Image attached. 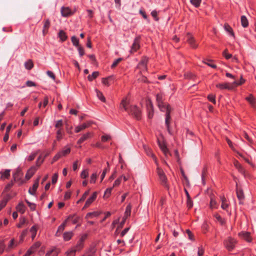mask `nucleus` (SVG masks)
I'll use <instances>...</instances> for the list:
<instances>
[{
    "label": "nucleus",
    "mask_w": 256,
    "mask_h": 256,
    "mask_svg": "<svg viewBox=\"0 0 256 256\" xmlns=\"http://www.w3.org/2000/svg\"><path fill=\"white\" fill-rule=\"evenodd\" d=\"M120 108H123L124 110L137 120L141 118V112L140 109L136 105H130L126 98L122 100L120 104Z\"/></svg>",
    "instance_id": "f257e3e1"
},
{
    "label": "nucleus",
    "mask_w": 256,
    "mask_h": 256,
    "mask_svg": "<svg viewBox=\"0 0 256 256\" xmlns=\"http://www.w3.org/2000/svg\"><path fill=\"white\" fill-rule=\"evenodd\" d=\"M162 112H166L165 123L168 128L170 126V122L171 120L170 112L172 110V108L168 104L163 106L160 109Z\"/></svg>",
    "instance_id": "f03ea898"
},
{
    "label": "nucleus",
    "mask_w": 256,
    "mask_h": 256,
    "mask_svg": "<svg viewBox=\"0 0 256 256\" xmlns=\"http://www.w3.org/2000/svg\"><path fill=\"white\" fill-rule=\"evenodd\" d=\"M88 237L87 234H82L80 236L76 244L71 248L74 250L76 252L81 251L84 248V243Z\"/></svg>",
    "instance_id": "7ed1b4c3"
},
{
    "label": "nucleus",
    "mask_w": 256,
    "mask_h": 256,
    "mask_svg": "<svg viewBox=\"0 0 256 256\" xmlns=\"http://www.w3.org/2000/svg\"><path fill=\"white\" fill-rule=\"evenodd\" d=\"M156 173L158 176V178L160 180L161 184L164 186L168 188V178L164 170L159 166H158L156 168Z\"/></svg>",
    "instance_id": "20e7f679"
},
{
    "label": "nucleus",
    "mask_w": 256,
    "mask_h": 256,
    "mask_svg": "<svg viewBox=\"0 0 256 256\" xmlns=\"http://www.w3.org/2000/svg\"><path fill=\"white\" fill-rule=\"evenodd\" d=\"M236 243L237 241L236 240L231 237L228 238L224 242L225 248L228 251H232L233 250L234 248Z\"/></svg>",
    "instance_id": "39448f33"
},
{
    "label": "nucleus",
    "mask_w": 256,
    "mask_h": 256,
    "mask_svg": "<svg viewBox=\"0 0 256 256\" xmlns=\"http://www.w3.org/2000/svg\"><path fill=\"white\" fill-rule=\"evenodd\" d=\"M236 196L238 198V199L240 202V204H243V201L244 200V194L243 190L242 188L238 187V185L236 184Z\"/></svg>",
    "instance_id": "423d86ee"
},
{
    "label": "nucleus",
    "mask_w": 256,
    "mask_h": 256,
    "mask_svg": "<svg viewBox=\"0 0 256 256\" xmlns=\"http://www.w3.org/2000/svg\"><path fill=\"white\" fill-rule=\"evenodd\" d=\"M140 36H136L134 38V42L131 47V50H130V52L131 54L136 52L140 48Z\"/></svg>",
    "instance_id": "0eeeda50"
},
{
    "label": "nucleus",
    "mask_w": 256,
    "mask_h": 256,
    "mask_svg": "<svg viewBox=\"0 0 256 256\" xmlns=\"http://www.w3.org/2000/svg\"><path fill=\"white\" fill-rule=\"evenodd\" d=\"M22 173L20 170H17L13 174L12 178L14 182H18L19 184H22L23 180H22Z\"/></svg>",
    "instance_id": "6e6552de"
},
{
    "label": "nucleus",
    "mask_w": 256,
    "mask_h": 256,
    "mask_svg": "<svg viewBox=\"0 0 256 256\" xmlns=\"http://www.w3.org/2000/svg\"><path fill=\"white\" fill-rule=\"evenodd\" d=\"M98 192H94L92 195L86 200L82 209L86 208L90 206V205L96 200Z\"/></svg>",
    "instance_id": "1a4fd4ad"
},
{
    "label": "nucleus",
    "mask_w": 256,
    "mask_h": 256,
    "mask_svg": "<svg viewBox=\"0 0 256 256\" xmlns=\"http://www.w3.org/2000/svg\"><path fill=\"white\" fill-rule=\"evenodd\" d=\"M216 87L220 90H231L234 88L232 84L230 83H218L216 84Z\"/></svg>",
    "instance_id": "9d476101"
},
{
    "label": "nucleus",
    "mask_w": 256,
    "mask_h": 256,
    "mask_svg": "<svg viewBox=\"0 0 256 256\" xmlns=\"http://www.w3.org/2000/svg\"><path fill=\"white\" fill-rule=\"evenodd\" d=\"M148 62V58L146 57H143L138 65V68L140 69L141 70H147V63Z\"/></svg>",
    "instance_id": "9b49d317"
},
{
    "label": "nucleus",
    "mask_w": 256,
    "mask_h": 256,
    "mask_svg": "<svg viewBox=\"0 0 256 256\" xmlns=\"http://www.w3.org/2000/svg\"><path fill=\"white\" fill-rule=\"evenodd\" d=\"M156 100L157 106L160 109L162 108L163 106H166V104H167L164 103L163 102V96H162V94H156Z\"/></svg>",
    "instance_id": "f8f14e48"
},
{
    "label": "nucleus",
    "mask_w": 256,
    "mask_h": 256,
    "mask_svg": "<svg viewBox=\"0 0 256 256\" xmlns=\"http://www.w3.org/2000/svg\"><path fill=\"white\" fill-rule=\"evenodd\" d=\"M238 236L248 242H250L252 240L250 234L248 232H241L238 234Z\"/></svg>",
    "instance_id": "ddd939ff"
},
{
    "label": "nucleus",
    "mask_w": 256,
    "mask_h": 256,
    "mask_svg": "<svg viewBox=\"0 0 256 256\" xmlns=\"http://www.w3.org/2000/svg\"><path fill=\"white\" fill-rule=\"evenodd\" d=\"M60 12L64 17L70 16L74 14V12L68 7H62Z\"/></svg>",
    "instance_id": "4468645a"
},
{
    "label": "nucleus",
    "mask_w": 256,
    "mask_h": 256,
    "mask_svg": "<svg viewBox=\"0 0 256 256\" xmlns=\"http://www.w3.org/2000/svg\"><path fill=\"white\" fill-rule=\"evenodd\" d=\"M146 107L148 111V118H152L154 116V108L150 100H148L146 102Z\"/></svg>",
    "instance_id": "2eb2a0df"
},
{
    "label": "nucleus",
    "mask_w": 256,
    "mask_h": 256,
    "mask_svg": "<svg viewBox=\"0 0 256 256\" xmlns=\"http://www.w3.org/2000/svg\"><path fill=\"white\" fill-rule=\"evenodd\" d=\"M37 170V168L36 166L30 167L27 171L25 178L27 180H30L33 175L35 174Z\"/></svg>",
    "instance_id": "dca6fc26"
},
{
    "label": "nucleus",
    "mask_w": 256,
    "mask_h": 256,
    "mask_svg": "<svg viewBox=\"0 0 256 256\" xmlns=\"http://www.w3.org/2000/svg\"><path fill=\"white\" fill-rule=\"evenodd\" d=\"M39 180L40 177L38 178L34 182V184L32 185V188H30L28 190L29 193L32 195H34L36 193V192L38 186L39 184Z\"/></svg>",
    "instance_id": "f3484780"
},
{
    "label": "nucleus",
    "mask_w": 256,
    "mask_h": 256,
    "mask_svg": "<svg viewBox=\"0 0 256 256\" xmlns=\"http://www.w3.org/2000/svg\"><path fill=\"white\" fill-rule=\"evenodd\" d=\"M186 40L191 47L196 48L198 47V44H196V41L192 36L190 34H188L186 36Z\"/></svg>",
    "instance_id": "a211bd4d"
},
{
    "label": "nucleus",
    "mask_w": 256,
    "mask_h": 256,
    "mask_svg": "<svg viewBox=\"0 0 256 256\" xmlns=\"http://www.w3.org/2000/svg\"><path fill=\"white\" fill-rule=\"evenodd\" d=\"M158 144L159 147L160 148L162 151L164 152L165 156H167V154L169 153V151L165 142L163 141L160 142V140H158Z\"/></svg>",
    "instance_id": "6ab92c4d"
},
{
    "label": "nucleus",
    "mask_w": 256,
    "mask_h": 256,
    "mask_svg": "<svg viewBox=\"0 0 256 256\" xmlns=\"http://www.w3.org/2000/svg\"><path fill=\"white\" fill-rule=\"evenodd\" d=\"M98 126L92 121H88L82 124V127H77L76 128H88L92 127V128H96Z\"/></svg>",
    "instance_id": "aec40b11"
},
{
    "label": "nucleus",
    "mask_w": 256,
    "mask_h": 256,
    "mask_svg": "<svg viewBox=\"0 0 256 256\" xmlns=\"http://www.w3.org/2000/svg\"><path fill=\"white\" fill-rule=\"evenodd\" d=\"M50 21L48 19L46 20L44 22V26L42 29V34L45 36L48 32V30L50 26Z\"/></svg>",
    "instance_id": "412c9836"
},
{
    "label": "nucleus",
    "mask_w": 256,
    "mask_h": 256,
    "mask_svg": "<svg viewBox=\"0 0 256 256\" xmlns=\"http://www.w3.org/2000/svg\"><path fill=\"white\" fill-rule=\"evenodd\" d=\"M41 243L39 242H36L34 244H33L32 246L28 249L27 252H30V254H32V253L34 252L40 246Z\"/></svg>",
    "instance_id": "4be33fe9"
},
{
    "label": "nucleus",
    "mask_w": 256,
    "mask_h": 256,
    "mask_svg": "<svg viewBox=\"0 0 256 256\" xmlns=\"http://www.w3.org/2000/svg\"><path fill=\"white\" fill-rule=\"evenodd\" d=\"M246 100L253 108H256V101L252 94H250L246 98Z\"/></svg>",
    "instance_id": "5701e85b"
},
{
    "label": "nucleus",
    "mask_w": 256,
    "mask_h": 256,
    "mask_svg": "<svg viewBox=\"0 0 256 256\" xmlns=\"http://www.w3.org/2000/svg\"><path fill=\"white\" fill-rule=\"evenodd\" d=\"M92 134L91 132H87L83 134L80 138L78 140V144H80L83 142L84 141L86 140L88 138L92 137Z\"/></svg>",
    "instance_id": "b1692460"
},
{
    "label": "nucleus",
    "mask_w": 256,
    "mask_h": 256,
    "mask_svg": "<svg viewBox=\"0 0 256 256\" xmlns=\"http://www.w3.org/2000/svg\"><path fill=\"white\" fill-rule=\"evenodd\" d=\"M80 219V216L74 214L69 216L66 220H67V222L70 220L73 224H76L79 222Z\"/></svg>",
    "instance_id": "393cba45"
},
{
    "label": "nucleus",
    "mask_w": 256,
    "mask_h": 256,
    "mask_svg": "<svg viewBox=\"0 0 256 256\" xmlns=\"http://www.w3.org/2000/svg\"><path fill=\"white\" fill-rule=\"evenodd\" d=\"M74 236V232H66L63 234V238L64 241L67 242L70 240Z\"/></svg>",
    "instance_id": "a878e982"
},
{
    "label": "nucleus",
    "mask_w": 256,
    "mask_h": 256,
    "mask_svg": "<svg viewBox=\"0 0 256 256\" xmlns=\"http://www.w3.org/2000/svg\"><path fill=\"white\" fill-rule=\"evenodd\" d=\"M234 164L236 168L238 169L240 172L242 174H244V169L238 160H235L234 162Z\"/></svg>",
    "instance_id": "bb28decb"
},
{
    "label": "nucleus",
    "mask_w": 256,
    "mask_h": 256,
    "mask_svg": "<svg viewBox=\"0 0 256 256\" xmlns=\"http://www.w3.org/2000/svg\"><path fill=\"white\" fill-rule=\"evenodd\" d=\"M220 198L222 201L221 208L223 210H226L228 207V204L227 202V200L224 196H222Z\"/></svg>",
    "instance_id": "cd10ccee"
},
{
    "label": "nucleus",
    "mask_w": 256,
    "mask_h": 256,
    "mask_svg": "<svg viewBox=\"0 0 256 256\" xmlns=\"http://www.w3.org/2000/svg\"><path fill=\"white\" fill-rule=\"evenodd\" d=\"M16 209L18 212L23 214L26 211V206L22 202H20L16 206Z\"/></svg>",
    "instance_id": "c85d7f7f"
},
{
    "label": "nucleus",
    "mask_w": 256,
    "mask_h": 256,
    "mask_svg": "<svg viewBox=\"0 0 256 256\" xmlns=\"http://www.w3.org/2000/svg\"><path fill=\"white\" fill-rule=\"evenodd\" d=\"M100 214V212H99L98 211L88 212L86 214V218L88 219V218H92L94 217H97Z\"/></svg>",
    "instance_id": "c756f323"
},
{
    "label": "nucleus",
    "mask_w": 256,
    "mask_h": 256,
    "mask_svg": "<svg viewBox=\"0 0 256 256\" xmlns=\"http://www.w3.org/2000/svg\"><path fill=\"white\" fill-rule=\"evenodd\" d=\"M131 210H132V206L130 204H128L126 208V210L124 214V216L123 217H124V218H127L128 216H130L131 214Z\"/></svg>",
    "instance_id": "7c9ffc66"
},
{
    "label": "nucleus",
    "mask_w": 256,
    "mask_h": 256,
    "mask_svg": "<svg viewBox=\"0 0 256 256\" xmlns=\"http://www.w3.org/2000/svg\"><path fill=\"white\" fill-rule=\"evenodd\" d=\"M10 170H6L4 172H1L0 178L2 180L8 179L10 176Z\"/></svg>",
    "instance_id": "2f4dec72"
},
{
    "label": "nucleus",
    "mask_w": 256,
    "mask_h": 256,
    "mask_svg": "<svg viewBox=\"0 0 256 256\" xmlns=\"http://www.w3.org/2000/svg\"><path fill=\"white\" fill-rule=\"evenodd\" d=\"M59 252L56 248H54L48 252L46 254V256H58Z\"/></svg>",
    "instance_id": "473e14b6"
},
{
    "label": "nucleus",
    "mask_w": 256,
    "mask_h": 256,
    "mask_svg": "<svg viewBox=\"0 0 256 256\" xmlns=\"http://www.w3.org/2000/svg\"><path fill=\"white\" fill-rule=\"evenodd\" d=\"M17 246H18L17 243H16L15 242L14 238H12L10 240V243L8 246V249L6 250H8L11 249H12V248H14L15 247H16Z\"/></svg>",
    "instance_id": "72a5a7b5"
},
{
    "label": "nucleus",
    "mask_w": 256,
    "mask_h": 256,
    "mask_svg": "<svg viewBox=\"0 0 256 256\" xmlns=\"http://www.w3.org/2000/svg\"><path fill=\"white\" fill-rule=\"evenodd\" d=\"M112 188H113L112 187V188H108L106 190L104 194V196H103L104 198L106 199L110 196L111 193H112Z\"/></svg>",
    "instance_id": "f704fd0d"
},
{
    "label": "nucleus",
    "mask_w": 256,
    "mask_h": 256,
    "mask_svg": "<svg viewBox=\"0 0 256 256\" xmlns=\"http://www.w3.org/2000/svg\"><path fill=\"white\" fill-rule=\"evenodd\" d=\"M224 28L226 31L230 34L232 36H234V33L233 32L232 28L228 24H225L224 25Z\"/></svg>",
    "instance_id": "c9c22d12"
},
{
    "label": "nucleus",
    "mask_w": 256,
    "mask_h": 256,
    "mask_svg": "<svg viewBox=\"0 0 256 256\" xmlns=\"http://www.w3.org/2000/svg\"><path fill=\"white\" fill-rule=\"evenodd\" d=\"M58 37L60 38L62 42L65 41L67 38V36L66 32L62 30H61L59 32Z\"/></svg>",
    "instance_id": "e433bc0d"
},
{
    "label": "nucleus",
    "mask_w": 256,
    "mask_h": 256,
    "mask_svg": "<svg viewBox=\"0 0 256 256\" xmlns=\"http://www.w3.org/2000/svg\"><path fill=\"white\" fill-rule=\"evenodd\" d=\"M70 152V148L69 147H64V149L60 152L62 156H64L69 154Z\"/></svg>",
    "instance_id": "4c0bfd02"
},
{
    "label": "nucleus",
    "mask_w": 256,
    "mask_h": 256,
    "mask_svg": "<svg viewBox=\"0 0 256 256\" xmlns=\"http://www.w3.org/2000/svg\"><path fill=\"white\" fill-rule=\"evenodd\" d=\"M241 24L242 26L244 28H246L248 25V20L244 16H241Z\"/></svg>",
    "instance_id": "58836bf2"
},
{
    "label": "nucleus",
    "mask_w": 256,
    "mask_h": 256,
    "mask_svg": "<svg viewBox=\"0 0 256 256\" xmlns=\"http://www.w3.org/2000/svg\"><path fill=\"white\" fill-rule=\"evenodd\" d=\"M97 97L102 102H105L106 100L102 92L98 90H96Z\"/></svg>",
    "instance_id": "ea45409f"
},
{
    "label": "nucleus",
    "mask_w": 256,
    "mask_h": 256,
    "mask_svg": "<svg viewBox=\"0 0 256 256\" xmlns=\"http://www.w3.org/2000/svg\"><path fill=\"white\" fill-rule=\"evenodd\" d=\"M67 126L68 125H67L66 121H65V120L63 121L62 120H59L57 121L56 124V125H55V126L56 128L61 127V126Z\"/></svg>",
    "instance_id": "a19ab883"
},
{
    "label": "nucleus",
    "mask_w": 256,
    "mask_h": 256,
    "mask_svg": "<svg viewBox=\"0 0 256 256\" xmlns=\"http://www.w3.org/2000/svg\"><path fill=\"white\" fill-rule=\"evenodd\" d=\"M37 229V226L35 225L33 226L30 229V232L32 233V240H34L36 236Z\"/></svg>",
    "instance_id": "79ce46f5"
},
{
    "label": "nucleus",
    "mask_w": 256,
    "mask_h": 256,
    "mask_svg": "<svg viewBox=\"0 0 256 256\" xmlns=\"http://www.w3.org/2000/svg\"><path fill=\"white\" fill-rule=\"evenodd\" d=\"M99 72H92V75H89L88 76V79L89 81L91 82L94 79L96 78L99 76Z\"/></svg>",
    "instance_id": "37998d69"
},
{
    "label": "nucleus",
    "mask_w": 256,
    "mask_h": 256,
    "mask_svg": "<svg viewBox=\"0 0 256 256\" xmlns=\"http://www.w3.org/2000/svg\"><path fill=\"white\" fill-rule=\"evenodd\" d=\"M66 222H67V220H66L58 227V230H57V232L56 233L60 232H62L64 228H65V227L66 226Z\"/></svg>",
    "instance_id": "c03bdc74"
},
{
    "label": "nucleus",
    "mask_w": 256,
    "mask_h": 256,
    "mask_svg": "<svg viewBox=\"0 0 256 256\" xmlns=\"http://www.w3.org/2000/svg\"><path fill=\"white\" fill-rule=\"evenodd\" d=\"M175 226H176V228H174L173 229L172 228L171 231L172 232L175 238H177L178 236V230H179L180 228L176 224H175Z\"/></svg>",
    "instance_id": "a18cd8bd"
},
{
    "label": "nucleus",
    "mask_w": 256,
    "mask_h": 256,
    "mask_svg": "<svg viewBox=\"0 0 256 256\" xmlns=\"http://www.w3.org/2000/svg\"><path fill=\"white\" fill-rule=\"evenodd\" d=\"M26 219L24 217H20L19 219V222L16 224L18 228H20L25 224Z\"/></svg>",
    "instance_id": "49530a36"
},
{
    "label": "nucleus",
    "mask_w": 256,
    "mask_h": 256,
    "mask_svg": "<svg viewBox=\"0 0 256 256\" xmlns=\"http://www.w3.org/2000/svg\"><path fill=\"white\" fill-rule=\"evenodd\" d=\"M24 65L27 70H30L34 66V64L31 60H28V62H26Z\"/></svg>",
    "instance_id": "de8ad7c7"
},
{
    "label": "nucleus",
    "mask_w": 256,
    "mask_h": 256,
    "mask_svg": "<svg viewBox=\"0 0 256 256\" xmlns=\"http://www.w3.org/2000/svg\"><path fill=\"white\" fill-rule=\"evenodd\" d=\"M122 176H120L114 181L112 187V188L114 187L118 186L120 184L122 179Z\"/></svg>",
    "instance_id": "09e8293b"
},
{
    "label": "nucleus",
    "mask_w": 256,
    "mask_h": 256,
    "mask_svg": "<svg viewBox=\"0 0 256 256\" xmlns=\"http://www.w3.org/2000/svg\"><path fill=\"white\" fill-rule=\"evenodd\" d=\"M88 176V169L84 170L80 174V178L83 179L86 178Z\"/></svg>",
    "instance_id": "8fccbe9b"
},
{
    "label": "nucleus",
    "mask_w": 256,
    "mask_h": 256,
    "mask_svg": "<svg viewBox=\"0 0 256 256\" xmlns=\"http://www.w3.org/2000/svg\"><path fill=\"white\" fill-rule=\"evenodd\" d=\"M97 174L96 173H93L92 174L90 177V182L91 184H94L97 179Z\"/></svg>",
    "instance_id": "3c124183"
},
{
    "label": "nucleus",
    "mask_w": 256,
    "mask_h": 256,
    "mask_svg": "<svg viewBox=\"0 0 256 256\" xmlns=\"http://www.w3.org/2000/svg\"><path fill=\"white\" fill-rule=\"evenodd\" d=\"M6 248V245L4 240H0V254H2Z\"/></svg>",
    "instance_id": "603ef678"
},
{
    "label": "nucleus",
    "mask_w": 256,
    "mask_h": 256,
    "mask_svg": "<svg viewBox=\"0 0 256 256\" xmlns=\"http://www.w3.org/2000/svg\"><path fill=\"white\" fill-rule=\"evenodd\" d=\"M64 132H62V129H58L56 132V139L58 140H60L63 136Z\"/></svg>",
    "instance_id": "864d4df0"
},
{
    "label": "nucleus",
    "mask_w": 256,
    "mask_h": 256,
    "mask_svg": "<svg viewBox=\"0 0 256 256\" xmlns=\"http://www.w3.org/2000/svg\"><path fill=\"white\" fill-rule=\"evenodd\" d=\"M25 200L31 210L34 211L36 210V206L34 204L30 202L27 200Z\"/></svg>",
    "instance_id": "5fc2aeb1"
},
{
    "label": "nucleus",
    "mask_w": 256,
    "mask_h": 256,
    "mask_svg": "<svg viewBox=\"0 0 256 256\" xmlns=\"http://www.w3.org/2000/svg\"><path fill=\"white\" fill-rule=\"evenodd\" d=\"M111 136L109 134H104L102 136L101 140L102 142H106L111 139Z\"/></svg>",
    "instance_id": "6e6d98bb"
},
{
    "label": "nucleus",
    "mask_w": 256,
    "mask_h": 256,
    "mask_svg": "<svg viewBox=\"0 0 256 256\" xmlns=\"http://www.w3.org/2000/svg\"><path fill=\"white\" fill-rule=\"evenodd\" d=\"M76 252L71 248L66 252V256H75Z\"/></svg>",
    "instance_id": "4d7b16f0"
},
{
    "label": "nucleus",
    "mask_w": 256,
    "mask_h": 256,
    "mask_svg": "<svg viewBox=\"0 0 256 256\" xmlns=\"http://www.w3.org/2000/svg\"><path fill=\"white\" fill-rule=\"evenodd\" d=\"M76 252L71 248L66 252V256H75Z\"/></svg>",
    "instance_id": "13d9d810"
},
{
    "label": "nucleus",
    "mask_w": 256,
    "mask_h": 256,
    "mask_svg": "<svg viewBox=\"0 0 256 256\" xmlns=\"http://www.w3.org/2000/svg\"><path fill=\"white\" fill-rule=\"evenodd\" d=\"M72 42L74 46H79L78 40L75 36L72 37Z\"/></svg>",
    "instance_id": "bf43d9fd"
},
{
    "label": "nucleus",
    "mask_w": 256,
    "mask_h": 256,
    "mask_svg": "<svg viewBox=\"0 0 256 256\" xmlns=\"http://www.w3.org/2000/svg\"><path fill=\"white\" fill-rule=\"evenodd\" d=\"M37 154H38V152L32 153L28 156L27 157V158H26L27 160L29 161V162L33 160L35 158Z\"/></svg>",
    "instance_id": "052dcab7"
},
{
    "label": "nucleus",
    "mask_w": 256,
    "mask_h": 256,
    "mask_svg": "<svg viewBox=\"0 0 256 256\" xmlns=\"http://www.w3.org/2000/svg\"><path fill=\"white\" fill-rule=\"evenodd\" d=\"M190 3L195 6L196 7H198L200 6L202 0H190Z\"/></svg>",
    "instance_id": "680f3d73"
},
{
    "label": "nucleus",
    "mask_w": 256,
    "mask_h": 256,
    "mask_svg": "<svg viewBox=\"0 0 256 256\" xmlns=\"http://www.w3.org/2000/svg\"><path fill=\"white\" fill-rule=\"evenodd\" d=\"M186 232L188 235L189 239L192 241H194V236L192 232L190 230L188 229L186 230Z\"/></svg>",
    "instance_id": "e2e57ef3"
},
{
    "label": "nucleus",
    "mask_w": 256,
    "mask_h": 256,
    "mask_svg": "<svg viewBox=\"0 0 256 256\" xmlns=\"http://www.w3.org/2000/svg\"><path fill=\"white\" fill-rule=\"evenodd\" d=\"M44 158H42L41 156H39V157L38 158L36 162V164L38 166H40V164L43 162L44 160Z\"/></svg>",
    "instance_id": "0e129e2a"
},
{
    "label": "nucleus",
    "mask_w": 256,
    "mask_h": 256,
    "mask_svg": "<svg viewBox=\"0 0 256 256\" xmlns=\"http://www.w3.org/2000/svg\"><path fill=\"white\" fill-rule=\"evenodd\" d=\"M186 205L188 208H191L192 207L193 202L190 198L187 199Z\"/></svg>",
    "instance_id": "69168bd1"
},
{
    "label": "nucleus",
    "mask_w": 256,
    "mask_h": 256,
    "mask_svg": "<svg viewBox=\"0 0 256 256\" xmlns=\"http://www.w3.org/2000/svg\"><path fill=\"white\" fill-rule=\"evenodd\" d=\"M58 178V174L55 173L53 174L52 178V184H54L57 182Z\"/></svg>",
    "instance_id": "338daca9"
},
{
    "label": "nucleus",
    "mask_w": 256,
    "mask_h": 256,
    "mask_svg": "<svg viewBox=\"0 0 256 256\" xmlns=\"http://www.w3.org/2000/svg\"><path fill=\"white\" fill-rule=\"evenodd\" d=\"M204 249L202 246L198 248V256H202L204 254Z\"/></svg>",
    "instance_id": "774afa93"
}]
</instances>
